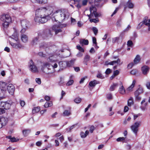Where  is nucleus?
<instances>
[{
	"mask_svg": "<svg viewBox=\"0 0 150 150\" xmlns=\"http://www.w3.org/2000/svg\"><path fill=\"white\" fill-rule=\"evenodd\" d=\"M52 16V19L53 21L61 23L67 19L69 14L67 11L66 10H58L54 12Z\"/></svg>",
	"mask_w": 150,
	"mask_h": 150,
	"instance_id": "1",
	"label": "nucleus"
},
{
	"mask_svg": "<svg viewBox=\"0 0 150 150\" xmlns=\"http://www.w3.org/2000/svg\"><path fill=\"white\" fill-rule=\"evenodd\" d=\"M53 8L51 6H47L46 7H40L36 11V16H48L52 11Z\"/></svg>",
	"mask_w": 150,
	"mask_h": 150,
	"instance_id": "2",
	"label": "nucleus"
},
{
	"mask_svg": "<svg viewBox=\"0 0 150 150\" xmlns=\"http://www.w3.org/2000/svg\"><path fill=\"white\" fill-rule=\"evenodd\" d=\"M90 14L89 15L87 14V16H88L89 19L93 17V15L95 17V18H97L100 16V15L98 14L96 12V8L94 6H92L90 7Z\"/></svg>",
	"mask_w": 150,
	"mask_h": 150,
	"instance_id": "3",
	"label": "nucleus"
},
{
	"mask_svg": "<svg viewBox=\"0 0 150 150\" xmlns=\"http://www.w3.org/2000/svg\"><path fill=\"white\" fill-rule=\"evenodd\" d=\"M141 124V121H137L130 127L132 131L136 135L137 134L139 130L138 128L140 126Z\"/></svg>",
	"mask_w": 150,
	"mask_h": 150,
	"instance_id": "4",
	"label": "nucleus"
},
{
	"mask_svg": "<svg viewBox=\"0 0 150 150\" xmlns=\"http://www.w3.org/2000/svg\"><path fill=\"white\" fill-rule=\"evenodd\" d=\"M18 36L17 33L16 32H15L12 35V36L11 38L16 41V47L15 48L20 49L22 48L23 47V46L21 45L18 41Z\"/></svg>",
	"mask_w": 150,
	"mask_h": 150,
	"instance_id": "5",
	"label": "nucleus"
},
{
	"mask_svg": "<svg viewBox=\"0 0 150 150\" xmlns=\"http://www.w3.org/2000/svg\"><path fill=\"white\" fill-rule=\"evenodd\" d=\"M48 16H36L34 18L35 22L37 23H43L47 21Z\"/></svg>",
	"mask_w": 150,
	"mask_h": 150,
	"instance_id": "6",
	"label": "nucleus"
},
{
	"mask_svg": "<svg viewBox=\"0 0 150 150\" xmlns=\"http://www.w3.org/2000/svg\"><path fill=\"white\" fill-rule=\"evenodd\" d=\"M29 68L30 70L32 72L37 73L39 72V70L36 66L34 64V62L32 60L29 62Z\"/></svg>",
	"mask_w": 150,
	"mask_h": 150,
	"instance_id": "7",
	"label": "nucleus"
},
{
	"mask_svg": "<svg viewBox=\"0 0 150 150\" xmlns=\"http://www.w3.org/2000/svg\"><path fill=\"white\" fill-rule=\"evenodd\" d=\"M21 24L23 28L21 30V32L22 33L25 31L26 29L29 26V22L26 20H23L21 22Z\"/></svg>",
	"mask_w": 150,
	"mask_h": 150,
	"instance_id": "8",
	"label": "nucleus"
},
{
	"mask_svg": "<svg viewBox=\"0 0 150 150\" xmlns=\"http://www.w3.org/2000/svg\"><path fill=\"white\" fill-rule=\"evenodd\" d=\"M1 21L3 22H10L11 20V17L8 14L3 15L1 16Z\"/></svg>",
	"mask_w": 150,
	"mask_h": 150,
	"instance_id": "9",
	"label": "nucleus"
},
{
	"mask_svg": "<svg viewBox=\"0 0 150 150\" xmlns=\"http://www.w3.org/2000/svg\"><path fill=\"white\" fill-rule=\"evenodd\" d=\"M7 90L10 94L13 95L15 90V87L12 84H9L7 87Z\"/></svg>",
	"mask_w": 150,
	"mask_h": 150,
	"instance_id": "10",
	"label": "nucleus"
},
{
	"mask_svg": "<svg viewBox=\"0 0 150 150\" xmlns=\"http://www.w3.org/2000/svg\"><path fill=\"white\" fill-rule=\"evenodd\" d=\"M60 26H61V25H54L52 27V29L55 31L56 34H57L59 32H62Z\"/></svg>",
	"mask_w": 150,
	"mask_h": 150,
	"instance_id": "11",
	"label": "nucleus"
},
{
	"mask_svg": "<svg viewBox=\"0 0 150 150\" xmlns=\"http://www.w3.org/2000/svg\"><path fill=\"white\" fill-rule=\"evenodd\" d=\"M8 119L6 117H2L0 118V122L1 125L2 127L3 126L6 125L8 122Z\"/></svg>",
	"mask_w": 150,
	"mask_h": 150,
	"instance_id": "12",
	"label": "nucleus"
},
{
	"mask_svg": "<svg viewBox=\"0 0 150 150\" xmlns=\"http://www.w3.org/2000/svg\"><path fill=\"white\" fill-rule=\"evenodd\" d=\"M51 66V64L48 62H44L42 65L41 70L44 71V70L45 68H47L48 69H49Z\"/></svg>",
	"mask_w": 150,
	"mask_h": 150,
	"instance_id": "13",
	"label": "nucleus"
},
{
	"mask_svg": "<svg viewBox=\"0 0 150 150\" xmlns=\"http://www.w3.org/2000/svg\"><path fill=\"white\" fill-rule=\"evenodd\" d=\"M124 35L122 33H121L119 37H116L112 39V42L115 43L117 42L118 41L121 40H122L123 38V37Z\"/></svg>",
	"mask_w": 150,
	"mask_h": 150,
	"instance_id": "14",
	"label": "nucleus"
},
{
	"mask_svg": "<svg viewBox=\"0 0 150 150\" xmlns=\"http://www.w3.org/2000/svg\"><path fill=\"white\" fill-rule=\"evenodd\" d=\"M144 23L145 25L148 26V30H150V19H147V17H145L144 19Z\"/></svg>",
	"mask_w": 150,
	"mask_h": 150,
	"instance_id": "15",
	"label": "nucleus"
},
{
	"mask_svg": "<svg viewBox=\"0 0 150 150\" xmlns=\"http://www.w3.org/2000/svg\"><path fill=\"white\" fill-rule=\"evenodd\" d=\"M136 81L134 80L132 82L131 85L127 89V91L129 92L132 91V89L134 87L135 84L136 83Z\"/></svg>",
	"mask_w": 150,
	"mask_h": 150,
	"instance_id": "16",
	"label": "nucleus"
},
{
	"mask_svg": "<svg viewBox=\"0 0 150 150\" xmlns=\"http://www.w3.org/2000/svg\"><path fill=\"white\" fill-rule=\"evenodd\" d=\"M67 62L65 61H62L59 62V64L60 69H62L67 67Z\"/></svg>",
	"mask_w": 150,
	"mask_h": 150,
	"instance_id": "17",
	"label": "nucleus"
},
{
	"mask_svg": "<svg viewBox=\"0 0 150 150\" xmlns=\"http://www.w3.org/2000/svg\"><path fill=\"white\" fill-rule=\"evenodd\" d=\"M143 73L144 74H146L149 71V68L147 66H144L142 68Z\"/></svg>",
	"mask_w": 150,
	"mask_h": 150,
	"instance_id": "18",
	"label": "nucleus"
},
{
	"mask_svg": "<svg viewBox=\"0 0 150 150\" xmlns=\"http://www.w3.org/2000/svg\"><path fill=\"white\" fill-rule=\"evenodd\" d=\"M21 40L23 42H26L28 40V36L25 34H22L21 35Z\"/></svg>",
	"mask_w": 150,
	"mask_h": 150,
	"instance_id": "19",
	"label": "nucleus"
},
{
	"mask_svg": "<svg viewBox=\"0 0 150 150\" xmlns=\"http://www.w3.org/2000/svg\"><path fill=\"white\" fill-rule=\"evenodd\" d=\"M80 43L82 46L84 45H88V41L87 40H85L84 39H81L80 40Z\"/></svg>",
	"mask_w": 150,
	"mask_h": 150,
	"instance_id": "20",
	"label": "nucleus"
},
{
	"mask_svg": "<svg viewBox=\"0 0 150 150\" xmlns=\"http://www.w3.org/2000/svg\"><path fill=\"white\" fill-rule=\"evenodd\" d=\"M75 59H72L70 61L66 62L67 67H70L73 66L74 63Z\"/></svg>",
	"mask_w": 150,
	"mask_h": 150,
	"instance_id": "21",
	"label": "nucleus"
},
{
	"mask_svg": "<svg viewBox=\"0 0 150 150\" xmlns=\"http://www.w3.org/2000/svg\"><path fill=\"white\" fill-rule=\"evenodd\" d=\"M143 92V89L142 88H139L135 91L134 95L135 96H137L142 93Z\"/></svg>",
	"mask_w": 150,
	"mask_h": 150,
	"instance_id": "22",
	"label": "nucleus"
},
{
	"mask_svg": "<svg viewBox=\"0 0 150 150\" xmlns=\"http://www.w3.org/2000/svg\"><path fill=\"white\" fill-rule=\"evenodd\" d=\"M99 83L98 81L96 80H94L91 81L89 83V85L91 87H94L96 85Z\"/></svg>",
	"mask_w": 150,
	"mask_h": 150,
	"instance_id": "23",
	"label": "nucleus"
},
{
	"mask_svg": "<svg viewBox=\"0 0 150 150\" xmlns=\"http://www.w3.org/2000/svg\"><path fill=\"white\" fill-rule=\"evenodd\" d=\"M0 86L1 87L4 89V91H6V88L8 86L6 85V83L3 81L0 82Z\"/></svg>",
	"mask_w": 150,
	"mask_h": 150,
	"instance_id": "24",
	"label": "nucleus"
},
{
	"mask_svg": "<svg viewBox=\"0 0 150 150\" xmlns=\"http://www.w3.org/2000/svg\"><path fill=\"white\" fill-rule=\"evenodd\" d=\"M71 114V113L70 110H65L63 112L62 115L64 117H68Z\"/></svg>",
	"mask_w": 150,
	"mask_h": 150,
	"instance_id": "25",
	"label": "nucleus"
},
{
	"mask_svg": "<svg viewBox=\"0 0 150 150\" xmlns=\"http://www.w3.org/2000/svg\"><path fill=\"white\" fill-rule=\"evenodd\" d=\"M141 59V58L139 55H137L134 60V64H137L138 63Z\"/></svg>",
	"mask_w": 150,
	"mask_h": 150,
	"instance_id": "26",
	"label": "nucleus"
},
{
	"mask_svg": "<svg viewBox=\"0 0 150 150\" xmlns=\"http://www.w3.org/2000/svg\"><path fill=\"white\" fill-rule=\"evenodd\" d=\"M119 92L120 93L122 94H124L125 93V90L123 85H122L120 87L119 90Z\"/></svg>",
	"mask_w": 150,
	"mask_h": 150,
	"instance_id": "27",
	"label": "nucleus"
},
{
	"mask_svg": "<svg viewBox=\"0 0 150 150\" xmlns=\"http://www.w3.org/2000/svg\"><path fill=\"white\" fill-rule=\"evenodd\" d=\"M89 133V131L88 130L86 131L85 133L83 132H81L80 133L81 137L82 138H85L86 137L87 135Z\"/></svg>",
	"mask_w": 150,
	"mask_h": 150,
	"instance_id": "28",
	"label": "nucleus"
},
{
	"mask_svg": "<svg viewBox=\"0 0 150 150\" xmlns=\"http://www.w3.org/2000/svg\"><path fill=\"white\" fill-rule=\"evenodd\" d=\"M31 130L30 129H24L23 131V133L25 137L27 136L30 132Z\"/></svg>",
	"mask_w": 150,
	"mask_h": 150,
	"instance_id": "29",
	"label": "nucleus"
},
{
	"mask_svg": "<svg viewBox=\"0 0 150 150\" xmlns=\"http://www.w3.org/2000/svg\"><path fill=\"white\" fill-rule=\"evenodd\" d=\"M90 57L89 55L87 54L85 56L84 58V62L86 65L87 64V62L90 60Z\"/></svg>",
	"mask_w": 150,
	"mask_h": 150,
	"instance_id": "30",
	"label": "nucleus"
},
{
	"mask_svg": "<svg viewBox=\"0 0 150 150\" xmlns=\"http://www.w3.org/2000/svg\"><path fill=\"white\" fill-rule=\"evenodd\" d=\"M40 108L39 107L34 108L32 110V113L34 114L39 112L40 110Z\"/></svg>",
	"mask_w": 150,
	"mask_h": 150,
	"instance_id": "31",
	"label": "nucleus"
},
{
	"mask_svg": "<svg viewBox=\"0 0 150 150\" xmlns=\"http://www.w3.org/2000/svg\"><path fill=\"white\" fill-rule=\"evenodd\" d=\"M38 37L34 38L31 42V44L33 45H34L36 44L38 42Z\"/></svg>",
	"mask_w": 150,
	"mask_h": 150,
	"instance_id": "32",
	"label": "nucleus"
},
{
	"mask_svg": "<svg viewBox=\"0 0 150 150\" xmlns=\"http://www.w3.org/2000/svg\"><path fill=\"white\" fill-rule=\"evenodd\" d=\"M52 105V103L51 101H50L46 102L44 106L45 108H47L51 106Z\"/></svg>",
	"mask_w": 150,
	"mask_h": 150,
	"instance_id": "33",
	"label": "nucleus"
},
{
	"mask_svg": "<svg viewBox=\"0 0 150 150\" xmlns=\"http://www.w3.org/2000/svg\"><path fill=\"white\" fill-rule=\"evenodd\" d=\"M126 6L129 8H133L134 5L133 3L130 1H128L126 4Z\"/></svg>",
	"mask_w": 150,
	"mask_h": 150,
	"instance_id": "34",
	"label": "nucleus"
},
{
	"mask_svg": "<svg viewBox=\"0 0 150 150\" xmlns=\"http://www.w3.org/2000/svg\"><path fill=\"white\" fill-rule=\"evenodd\" d=\"M118 86V84L117 83H114L113 85L111 86L110 88V91H112L114 90L115 88Z\"/></svg>",
	"mask_w": 150,
	"mask_h": 150,
	"instance_id": "35",
	"label": "nucleus"
},
{
	"mask_svg": "<svg viewBox=\"0 0 150 150\" xmlns=\"http://www.w3.org/2000/svg\"><path fill=\"white\" fill-rule=\"evenodd\" d=\"M133 104V98L131 97L127 101V104L128 106H131Z\"/></svg>",
	"mask_w": 150,
	"mask_h": 150,
	"instance_id": "36",
	"label": "nucleus"
},
{
	"mask_svg": "<svg viewBox=\"0 0 150 150\" xmlns=\"http://www.w3.org/2000/svg\"><path fill=\"white\" fill-rule=\"evenodd\" d=\"M112 63L113 65L115 63L119 65H121L122 64V62L120 63V60L119 59H118L117 60L112 61Z\"/></svg>",
	"mask_w": 150,
	"mask_h": 150,
	"instance_id": "37",
	"label": "nucleus"
},
{
	"mask_svg": "<svg viewBox=\"0 0 150 150\" xmlns=\"http://www.w3.org/2000/svg\"><path fill=\"white\" fill-rule=\"evenodd\" d=\"M7 138L10 140V141L12 142H14L17 141V139L15 137H12L11 136H8Z\"/></svg>",
	"mask_w": 150,
	"mask_h": 150,
	"instance_id": "38",
	"label": "nucleus"
},
{
	"mask_svg": "<svg viewBox=\"0 0 150 150\" xmlns=\"http://www.w3.org/2000/svg\"><path fill=\"white\" fill-rule=\"evenodd\" d=\"M4 98V95L2 92V89H1L0 90V101Z\"/></svg>",
	"mask_w": 150,
	"mask_h": 150,
	"instance_id": "39",
	"label": "nucleus"
},
{
	"mask_svg": "<svg viewBox=\"0 0 150 150\" xmlns=\"http://www.w3.org/2000/svg\"><path fill=\"white\" fill-rule=\"evenodd\" d=\"M147 103H145L144 104H143L142 105L140 106V108L142 110H144L146 109V107L147 105Z\"/></svg>",
	"mask_w": 150,
	"mask_h": 150,
	"instance_id": "40",
	"label": "nucleus"
},
{
	"mask_svg": "<svg viewBox=\"0 0 150 150\" xmlns=\"http://www.w3.org/2000/svg\"><path fill=\"white\" fill-rule=\"evenodd\" d=\"M81 99L79 98H75L74 100V102L76 103H79L81 101Z\"/></svg>",
	"mask_w": 150,
	"mask_h": 150,
	"instance_id": "41",
	"label": "nucleus"
},
{
	"mask_svg": "<svg viewBox=\"0 0 150 150\" xmlns=\"http://www.w3.org/2000/svg\"><path fill=\"white\" fill-rule=\"evenodd\" d=\"M93 44L95 45L94 46H95L96 48L97 49L98 48V47L97 46V42H96V40L95 38L93 37Z\"/></svg>",
	"mask_w": 150,
	"mask_h": 150,
	"instance_id": "42",
	"label": "nucleus"
},
{
	"mask_svg": "<svg viewBox=\"0 0 150 150\" xmlns=\"http://www.w3.org/2000/svg\"><path fill=\"white\" fill-rule=\"evenodd\" d=\"M76 47L77 49H78L79 51L83 52H84V50L81 47L80 45H77Z\"/></svg>",
	"mask_w": 150,
	"mask_h": 150,
	"instance_id": "43",
	"label": "nucleus"
},
{
	"mask_svg": "<svg viewBox=\"0 0 150 150\" xmlns=\"http://www.w3.org/2000/svg\"><path fill=\"white\" fill-rule=\"evenodd\" d=\"M90 21L91 22H94V23H96L99 21L98 19V18H96L95 19H90Z\"/></svg>",
	"mask_w": 150,
	"mask_h": 150,
	"instance_id": "44",
	"label": "nucleus"
},
{
	"mask_svg": "<svg viewBox=\"0 0 150 150\" xmlns=\"http://www.w3.org/2000/svg\"><path fill=\"white\" fill-rule=\"evenodd\" d=\"M92 30L95 35H96L98 33V29L95 27H93L92 28Z\"/></svg>",
	"mask_w": 150,
	"mask_h": 150,
	"instance_id": "45",
	"label": "nucleus"
},
{
	"mask_svg": "<svg viewBox=\"0 0 150 150\" xmlns=\"http://www.w3.org/2000/svg\"><path fill=\"white\" fill-rule=\"evenodd\" d=\"M127 44L128 46L132 47L133 45L132 42L130 40H128L127 42Z\"/></svg>",
	"mask_w": 150,
	"mask_h": 150,
	"instance_id": "46",
	"label": "nucleus"
},
{
	"mask_svg": "<svg viewBox=\"0 0 150 150\" xmlns=\"http://www.w3.org/2000/svg\"><path fill=\"white\" fill-rule=\"evenodd\" d=\"M105 65L107 66L109 65H113V64L112 63V61L109 62L108 61H105Z\"/></svg>",
	"mask_w": 150,
	"mask_h": 150,
	"instance_id": "47",
	"label": "nucleus"
},
{
	"mask_svg": "<svg viewBox=\"0 0 150 150\" xmlns=\"http://www.w3.org/2000/svg\"><path fill=\"white\" fill-rule=\"evenodd\" d=\"M9 43L12 47L13 48H15L16 47V42H9Z\"/></svg>",
	"mask_w": 150,
	"mask_h": 150,
	"instance_id": "48",
	"label": "nucleus"
},
{
	"mask_svg": "<svg viewBox=\"0 0 150 150\" xmlns=\"http://www.w3.org/2000/svg\"><path fill=\"white\" fill-rule=\"evenodd\" d=\"M74 82V81L72 80H70L67 83V85L69 86L71 85Z\"/></svg>",
	"mask_w": 150,
	"mask_h": 150,
	"instance_id": "49",
	"label": "nucleus"
},
{
	"mask_svg": "<svg viewBox=\"0 0 150 150\" xmlns=\"http://www.w3.org/2000/svg\"><path fill=\"white\" fill-rule=\"evenodd\" d=\"M125 138L124 137H120L117 139V142H121L124 140Z\"/></svg>",
	"mask_w": 150,
	"mask_h": 150,
	"instance_id": "50",
	"label": "nucleus"
},
{
	"mask_svg": "<svg viewBox=\"0 0 150 150\" xmlns=\"http://www.w3.org/2000/svg\"><path fill=\"white\" fill-rule=\"evenodd\" d=\"M95 129V127L93 126H92L90 127L89 131L91 133H92Z\"/></svg>",
	"mask_w": 150,
	"mask_h": 150,
	"instance_id": "51",
	"label": "nucleus"
},
{
	"mask_svg": "<svg viewBox=\"0 0 150 150\" xmlns=\"http://www.w3.org/2000/svg\"><path fill=\"white\" fill-rule=\"evenodd\" d=\"M138 71L136 69H133L130 72V73L132 75H135L137 72Z\"/></svg>",
	"mask_w": 150,
	"mask_h": 150,
	"instance_id": "52",
	"label": "nucleus"
},
{
	"mask_svg": "<svg viewBox=\"0 0 150 150\" xmlns=\"http://www.w3.org/2000/svg\"><path fill=\"white\" fill-rule=\"evenodd\" d=\"M4 22L3 24V25L4 28H7L8 27L9 24L8 23L10 22Z\"/></svg>",
	"mask_w": 150,
	"mask_h": 150,
	"instance_id": "53",
	"label": "nucleus"
},
{
	"mask_svg": "<svg viewBox=\"0 0 150 150\" xmlns=\"http://www.w3.org/2000/svg\"><path fill=\"white\" fill-rule=\"evenodd\" d=\"M11 105L10 103H5V105H4L5 108H6V107L7 106L8 108H7L6 109H8L11 107Z\"/></svg>",
	"mask_w": 150,
	"mask_h": 150,
	"instance_id": "54",
	"label": "nucleus"
},
{
	"mask_svg": "<svg viewBox=\"0 0 150 150\" xmlns=\"http://www.w3.org/2000/svg\"><path fill=\"white\" fill-rule=\"evenodd\" d=\"M51 67H52L53 69L56 68L57 67V64L56 63H52Z\"/></svg>",
	"mask_w": 150,
	"mask_h": 150,
	"instance_id": "55",
	"label": "nucleus"
},
{
	"mask_svg": "<svg viewBox=\"0 0 150 150\" xmlns=\"http://www.w3.org/2000/svg\"><path fill=\"white\" fill-rule=\"evenodd\" d=\"M35 81L36 82L39 84H40L41 83V81L40 78H36L35 79Z\"/></svg>",
	"mask_w": 150,
	"mask_h": 150,
	"instance_id": "56",
	"label": "nucleus"
},
{
	"mask_svg": "<svg viewBox=\"0 0 150 150\" xmlns=\"http://www.w3.org/2000/svg\"><path fill=\"white\" fill-rule=\"evenodd\" d=\"M131 28V26L129 25H128L127 27V28H126L123 31L124 32H127Z\"/></svg>",
	"mask_w": 150,
	"mask_h": 150,
	"instance_id": "57",
	"label": "nucleus"
},
{
	"mask_svg": "<svg viewBox=\"0 0 150 150\" xmlns=\"http://www.w3.org/2000/svg\"><path fill=\"white\" fill-rule=\"evenodd\" d=\"M38 55L41 57H45V54H44L42 52H39L38 53Z\"/></svg>",
	"mask_w": 150,
	"mask_h": 150,
	"instance_id": "58",
	"label": "nucleus"
},
{
	"mask_svg": "<svg viewBox=\"0 0 150 150\" xmlns=\"http://www.w3.org/2000/svg\"><path fill=\"white\" fill-rule=\"evenodd\" d=\"M134 63H131L129 64L128 65V66H127L128 68L129 69H131V68H132V66L134 65Z\"/></svg>",
	"mask_w": 150,
	"mask_h": 150,
	"instance_id": "59",
	"label": "nucleus"
},
{
	"mask_svg": "<svg viewBox=\"0 0 150 150\" xmlns=\"http://www.w3.org/2000/svg\"><path fill=\"white\" fill-rule=\"evenodd\" d=\"M83 54L80 52L76 54V56L78 57H81L83 56Z\"/></svg>",
	"mask_w": 150,
	"mask_h": 150,
	"instance_id": "60",
	"label": "nucleus"
},
{
	"mask_svg": "<svg viewBox=\"0 0 150 150\" xmlns=\"http://www.w3.org/2000/svg\"><path fill=\"white\" fill-rule=\"evenodd\" d=\"M111 72V70L110 69L108 68L106 70L105 73L106 74H109Z\"/></svg>",
	"mask_w": 150,
	"mask_h": 150,
	"instance_id": "61",
	"label": "nucleus"
},
{
	"mask_svg": "<svg viewBox=\"0 0 150 150\" xmlns=\"http://www.w3.org/2000/svg\"><path fill=\"white\" fill-rule=\"evenodd\" d=\"M5 110L4 108H0V114L4 113L5 112Z\"/></svg>",
	"mask_w": 150,
	"mask_h": 150,
	"instance_id": "62",
	"label": "nucleus"
},
{
	"mask_svg": "<svg viewBox=\"0 0 150 150\" xmlns=\"http://www.w3.org/2000/svg\"><path fill=\"white\" fill-rule=\"evenodd\" d=\"M87 0H83L82 1V4L83 6H85L87 4Z\"/></svg>",
	"mask_w": 150,
	"mask_h": 150,
	"instance_id": "63",
	"label": "nucleus"
},
{
	"mask_svg": "<svg viewBox=\"0 0 150 150\" xmlns=\"http://www.w3.org/2000/svg\"><path fill=\"white\" fill-rule=\"evenodd\" d=\"M146 85L147 88L148 89H150V82H147Z\"/></svg>",
	"mask_w": 150,
	"mask_h": 150,
	"instance_id": "64",
	"label": "nucleus"
}]
</instances>
